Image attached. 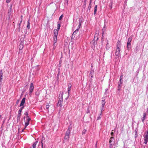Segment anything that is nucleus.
I'll use <instances>...</instances> for the list:
<instances>
[{
	"label": "nucleus",
	"instance_id": "1",
	"mask_svg": "<svg viewBox=\"0 0 148 148\" xmlns=\"http://www.w3.org/2000/svg\"><path fill=\"white\" fill-rule=\"evenodd\" d=\"M121 43L120 40H118V41L117 45L116 48L115 52V55L116 56H119L120 55V52L121 51Z\"/></svg>",
	"mask_w": 148,
	"mask_h": 148
},
{
	"label": "nucleus",
	"instance_id": "2",
	"mask_svg": "<svg viewBox=\"0 0 148 148\" xmlns=\"http://www.w3.org/2000/svg\"><path fill=\"white\" fill-rule=\"evenodd\" d=\"M72 129V127L71 125L69 126L65 134L64 139L68 140L70 137V135Z\"/></svg>",
	"mask_w": 148,
	"mask_h": 148
},
{
	"label": "nucleus",
	"instance_id": "3",
	"mask_svg": "<svg viewBox=\"0 0 148 148\" xmlns=\"http://www.w3.org/2000/svg\"><path fill=\"white\" fill-rule=\"evenodd\" d=\"M132 36H130L128 39L127 43V47L128 50H129L131 48V42L132 39Z\"/></svg>",
	"mask_w": 148,
	"mask_h": 148
},
{
	"label": "nucleus",
	"instance_id": "4",
	"mask_svg": "<svg viewBox=\"0 0 148 148\" xmlns=\"http://www.w3.org/2000/svg\"><path fill=\"white\" fill-rule=\"evenodd\" d=\"M26 98L25 97H24L23 98L22 100H21V103L19 107H21L20 109L19 110L22 111L23 109L24 108V106H23L24 105V104Z\"/></svg>",
	"mask_w": 148,
	"mask_h": 148
},
{
	"label": "nucleus",
	"instance_id": "5",
	"mask_svg": "<svg viewBox=\"0 0 148 148\" xmlns=\"http://www.w3.org/2000/svg\"><path fill=\"white\" fill-rule=\"evenodd\" d=\"M109 143L110 145L111 146H112L114 144V137H110L109 140Z\"/></svg>",
	"mask_w": 148,
	"mask_h": 148
},
{
	"label": "nucleus",
	"instance_id": "6",
	"mask_svg": "<svg viewBox=\"0 0 148 148\" xmlns=\"http://www.w3.org/2000/svg\"><path fill=\"white\" fill-rule=\"evenodd\" d=\"M81 24H79L78 28L76 29V30H75V31L73 32L72 35V37H73V36L75 37V35L77 33V32L79 30V28L81 27Z\"/></svg>",
	"mask_w": 148,
	"mask_h": 148
},
{
	"label": "nucleus",
	"instance_id": "7",
	"mask_svg": "<svg viewBox=\"0 0 148 148\" xmlns=\"http://www.w3.org/2000/svg\"><path fill=\"white\" fill-rule=\"evenodd\" d=\"M34 86L33 85V83H32L30 84V86L29 88V93H31L34 90Z\"/></svg>",
	"mask_w": 148,
	"mask_h": 148
},
{
	"label": "nucleus",
	"instance_id": "8",
	"mask_svg": "<svg viewBox=\"0 0 148 148\" xmlns=\"http://www.w3.org/2000/svg\"><path fill=\"white\" fill-rule=\"evenodd\" d=\"M22 111L21 110H19L18 111V114H17V122L18 121H20V117L21 115V112Z\"/></svg>",
	"mask_w": 148,
	"mask_h": 148
},
{
	"label": "nucleus",
	"instance_id": "9",
	"mask_svg": "<svg viewBox=\"0 0 148 148\" xmlns=\"http://www.w3.org/2000/svg\"><path fill=\"white\" fill-rule=\"evenodd\" d=\"M12 5L10 7L9 9L8 10V19H9L10 18V17L11 14V11H12Z\"/></svg>",
	"mask_w": 148,
	"mask_h": 148
},
{
	"label": "nucleus",
	"instance_id": "10",
	"mask_svg": "<svg viewBox=\"0 0 148 148\" xmlns=\"http://www.w3.org/2000/svg\"><path fill=\"white\" fill-rule=\"evenodd\" d=\"M53 49H54L55 48L56 45H55V43L57 42V37H53Z\"/></svg>",
	"mask_w": 148,
	"mask_h": 148
},
{
	"label": "nucleus",
	"instance_id": "11",
	"mask_svg": "<svg viewBox=\"0 0 148 148\" xmlns=\"http://www.w3.org/2000/svg\"><path fill=\"white\" fill-rule=\"evenodd\" d=\"M54 36L53 37H57L58 34V31L55 29L53 30Z\"/></svg>",
	"mask_w": 148,
	"mask_h": 148
},
{
	"label": "nucleus",
	"instance_id": "12",
	"mask_svg": "<svg viewBox=\"0 0 148 148\" xmlns=\"http://www.w3.org/2000/svg\"><path fill=\"white\" fill-rule=\"evenodd\" d=\"M94 73V71L93 70L91 69L90 71V74H89V77H91V78L93 77V76Z\"/></svg>",
	"mask_w": 148,
	"mask_h": 148
},
{
	"label": "nucleus",
	"instance_id": "13",
	"mask_svg": "<svg viewBox=\"0 0 148 148\" xmlns=\"http://www.w3.org/2000/svg\"><path fill=\"white\" fill-rule=\"evenodd\" d=\"M91 0H90V3L89 4V6L88 8V10H87V13H89L90 12V8H91Z\"/></svg>",
	"mask_w": 148,
	"mask_h": 148
},
{
	"label": "nucleus",
	"instance_id": "14",
	"mask_svg": "<svg viewBox=\"0 0 148 148\" xmlns=\"http://www.w3.org/2000/svg\"><path fill=\"white\" fill-rule=\"evenodd\" d=\"M106 102L105 101V100H103L101 101V104H102V110H103V109L104 108V106L105 105V104Z\"/></svg>",
	"mask_w": 148,
	"mask_h": 148
},
{
	"label": "nucleus",
	"instance_id": "15",
	"mask_svg": "<svg viewBox=\"0 0 148 148\" xmlns=\"http://www.w3.org/2000/svg\"><path fill=\"white\" fill-rule=\"evenodd\" d=\"M146 114L145 112H144L143 114V117L141 118L142 121L144 123V121L145 119Z\"/></svg>",
	"mask_w": 148,
	"mask_h": 148
},
{
	"label": "nucleus",
	"instance_id": "16",
	"mask_svg": "<svg viewBox=\"0 0 148 148\" xmlns=\"http://www.w3.org/2000/svg\"><path fill=\"white\" fill-rule=\"evenodd\" d=\"M60 22L58 21L57 22V29H56L57 30L59 31L60 29Z\"/></svg>",
	"mask_w": 148,
	"mask_h": 148
},
{
	"label": "nucleus",
	"instance_id": "17",
	"mask_svg": "<svg viewBox=\"0 0 148 148\" xmlns=\"http://www.w3.org/2000/svg\"><path fill=\"white\" fill-rule=\"evenodd\" d=\"M98 35L97 34H95V36L94 38L93 39V41H94L93 43L95 42V41H97V40H98L99 38L97 36Z\"/></svg>",
	"mask_w": 148,
	"mask_h": 148
},
{
	"label": "nucleus",
	"instance_id": "18",
	"mask_svg": "<svg viewBox=\"0 0 148 148\" xmlns=\"http://www.w3.org/2000/svg\"><path fill=\"white\" fill-rule=\"evenodd\" d=\"M38 143V141L37 140H36L35 142L33 143L32 145V147L33 148H36V145L37 143Z\"/></svg>",
	"mask_w": 148,
	"mask_h": 148
},
{
	"label": "nucleus",
	"instance_id": "19",
	"mask_svg": "<svg viewBox=\"0 0 148 148\" xmlns=\"http://www.w3.org/2000/svg\"><path fill=\"white\" fill-rule=\"evenodd\" d=\"M62 101H61V100H58V105L60 106V107H61L62 106Z\"/></svg>",
	"mask_w": 148,
	"mask_h": 148
},
{
	"label": "nucleus",
	"instance_id": "20",
	"mask_svg": "<svg viewBox=\"0 0 148 148\" xmlns=\"http://www.w3.org/2000/svg\"><path fill=\"white\" fill-rule=\"evenodd\" d=\"M43 139L44 140L45 139L44 137H42V139L41 141V148H45V146H44L43 145Z\"/></svg>",
	"mask_w": 148,
	"mask_h": 148
},
{
	"label": "nucleus",
	"instance_id": "21",
	"mask_svg": "<svg viewBox=\"0 0 148 148\" xmlns=\"http://www.w3.org/2000/svg\"><path fill=\"white\" fill-rule=\"evenodd\" d=\"M30 19H29L27 21V29H28L30 28V23L29 22Z\"/></svg>",
	"mask_w": 148,
	"mask_h": 148
},
{
	"label": "nucleus",
	"instance_id": "22",
	"mask_svg": "<svg viewBox=\"0 0 148 148\" xmlns=\"http://www.w3.org/2000/svg\"><path fill=\"white\" fill-rule=\"evenodd\" d=\"M97 5H96L94 8V14L95 15L96 14V12L97 11Z\"/></svg>",
	"mask_w": 148,
	"mask_h": 148
},
{
	"label": "nucleus",
	"instance_id": "23",
	"mask_svg": "<svg viewBox=\"0 0 148 148\" xmlns=\"http://www.w3.org/2000/svg\"><path fill=\"white\" fill-rule=\"evenodd\" d=\"M144 139H148V131H147V134L144 136Z\"/></svg>",
	"mask_w": 148,
	"mask_h": 148
},
{
	"label": "nucleus",
	"instance_id": "24",
	"mask_svg": "<svg viewBox=\"0 0 148 148\" xmlns=\"http://www.w3.org/2000/svg\"><path fill=\"white\" fill-rule=\"evenodd\" d=\"M63 92H60V94L59 95V97L60 98H62V97L63 98Z\"/></svg>",
	"mask_w": 148,
	"mask_h": 148
},
{
	"label": "nucleus",
	"instance_id": "25",
	"mask_svg": "<svg viewBox=\"0 0 148 148\" xmlns=\"http://www.w3.org/2000/svg\"><path fill=\"white\" fill-rule=\"evenodd\" d=\"M106 27L105 25H104V26L103 27V29H102V32L103 34L104 33V31L106 30Z\"/></svg>",
	"mask_w": 148,
	"mask_h": 148
},
{
	"label": "nucleus",
	"instance_id": "26",
	"mask_svg": "<svg viewBox=\"0 0 148 148\" xmlns=\"http://www.w3.org/2000/svg\"><path fill=\"white\" fill-rule=\"evenodd\" d=\"M23 47H24L23 45H21L20 44L19 45V50H22L23 48Z\"/></svg>",
	"mask_w": 148,
	"mask_h": 148
},
{
	"label": "nucleus",
	"instance_id": "27",
	"mask_svg": "<svg viewBox=\"0 0 148 148\" xmlns=\"http://www.w3.org/2000/svg\"><path fill=\"white\" fill-rule=\"evenodd\" d=\"M21 21L20 22V23L18 24L17 25V26L18 27V29L19 31H20V26H21Z\"/></svg>",
	"mask_w": 148,
	"mask_h": 148
},
{
	"label": "nucleus",
	"instance_id": "28",
	"mask_svg": "<svg viewBox=\"0 0 148 148\" xmlns=\"http://www.w3.org/2000/svg\"><path fill=\"white\" fill-rule=\"evenodd\" d=\"M118 90H120L121 87V85L118 84Z\"/></svg>",
	"mask_w": 148,
	"mask_h": 148
},
{
	"label": "nucleus",
	"instance_id": "29",
	"mask_svg": "<svg viewBox=\"0 0 148 148\" xmlns=\"http://www.w3.org/2000/svg\"><path fill=\"white\" fill-rule=\"evenodd\" d=\"M60 71H58V73L57 74V80H58L59 78V76L60 75Z\"/></svg>",
	"mask_w": 148,
	"mask_h": 148
},
{
	"label": "nucleus",
	"instance_id": "30",
	"mask_svg": "<svg viewBox=\"0 0 148 148\" xmlns=\"http://www.w3.org/2000/svg\"><path fill=\"white\" fill-rule=\"evenodd\" d=\"M71 90V88H68V96L69 95L70 91Z\"/></svg>",
	"mask_w": 148,
	"mask_h": 148
},
{
	"label": "nucleus",
	"instance_id": "31",
	"mask_svg": "<svg viewBox=\"0 0 148 148\" xmlns=\"http://www.w3.org/2000/svg\"><path fill=\"white\" fill-rule=\"evenodd\" d=\"M29 123L28 122H25V128H26V127L29 125Z\"/></svg>",
	"mask_w": 148,
	"mask_h": 148
},
{
	"label": "nucleus",
	"instance_id": "32",
	"mask_svg": "<svg viewBox=\"0 0 148 148\" xmlns=\"http://www.w3.org/2000/svg\"><path fill=\"white\" fill-rule=\"evenodd\" d=\"M82 21V19L81 18H79V24H81Z\"/></svg>",
	"mask_w": 148,
	"mask_h": 148
},
{
	"label": "nucleus",
	"instance_id": "33",
	"mask_svg": "<svg viewBox=\"0 0 148 148\" xmlns=\"http://www.w3.org/2000/svg\"><path fill=\"white\" fill-rule=\"evenodd\" d=\"M122 80L121 79V80H120V79L119 82H118V84L121 85L122 84Z\"/></svg>",
	"mask_w": 148,
	"mask_h": 148
},
{
	"label": "nucleus",
	"instance_id": "34",
	"mask_svg": "<svg viewBox=\"0 0 148 148\" xmlns=\"http://www.w3.org/2000/svg\"><path fill=\"white\" fill-rule=\"evenodd\" d=\"M89 106H88V108L87 110H86V113L87 114L90 113V110H89Z\"/></svg>",
	"mask_w": 148,
	"mask_h": 148
},
{
	"label": "nucleus",
	"instance_id": "35",
	"mask_svg": "<svg viewBox=\"0 0 148 148\" xmlns=\"http://www.w3.org/2000/svg\"><path fill=\"white\" fill-rule=\"evenodd\" d=\"M144 143L146 145L148 142V139H144Z\"/></svg>",
	"mask_w": 148,
	"mask_h": 148
},
{
	"label": "nucleus",
	"instance_id": "36",
	"mask_svg": "<svg viewBox=\"0 0 148 148\" xmlns=\"http://www.w3.org/2000/svg\"><path fill=\"white\" fill-rule=\"evenodd\" d=\"M138 50V46H136L134 49V51H135L136 53H137V51Z\"/></svg>",
	"mask_w": 148,
	"mask_h": 148
},
{
	"label": "nucleus",
	"instance_id": "37",
	"mask_svg": "<svg viewBox=\"0 0 148 148\" xmlns=\"http://www.w3.org/2000/svg\"><path fill=\"white\" fill-rule=\"evenodd\" d=\"M62 62V60H60V62H59V63L58 65V66L60 67L61 66Z\"/></svg>",
	"mask_w": 148,
	"mask_h": 148
},
{
	"label": "nucleus",
	"instance_id": "38",
	"mask_svg": "<svg viewBox=\"0 0 148 148\" xmlns=\"http://www.w3.org/2000/svg\"><path fill=\"white\" fill-rule=\"evenodd\" d=\"M86 130H83V131L82 132V134H85L86 132Z\"/></svg>",
	"mask_w": 148,
	"mask_h": 148
},
{
	"label": "nucleus",
	"instance_id": "39",
	"mask_svg": "<svg viewBox=\"0 0 148 148\" xmlns=\"http://www.w3.org/2000/svg\"><path fill=\"white\" fill-rule=\"evenodd\" d=\"M0 76H3V73L2 72V70H1L0 71Z\"/></svg>",
	"mask_w": 148,
	"mask_h": 148
},
{
	"label": "nucleus",
	"instance_id": "40",
	"mask_svg": "<svg viewBox=\"0 0 148 148\" xmlns=\"http://www.w3.org/2000/svg\"><path fill=\"white\" fill-rule=\"evenodd\" d=\"M63 17V14H62V15H61V16L60 17H59V20H61L62 19V17Z\"/></svg>",
	"mask_w": 148,
	"mask_h": 148
},
{
	"label": "nucleus",
	"instance_id": "41",
	"mask_svg": "<svg viewBox=\"0 0 148 148\" xmlns=\"http://www.w3.org/2000/svg\"><path fill=\"white\" fill-rule=\"evenodd\" d=\"M3 76H0V82H2L3 79Z\"/></svg>",
	"mask_w": 148,
	"mask_h": 148
},
{
	"label": "nucleus",
	"instance_id": "42",
	"mask_svg": "<svg viewBox=\"0 0 148 148\" xmlns=\"http://www.w3.org/2000/svg\"><path fill=\"white\" fill-rule=\"evenodd\" d=\"M71 83H69L68 84V88H71Z\"/></svg>",
	"mask_w": 148,
	"mask_h": 148
},
{
	"label": "nucleus",
	"instance_id": "43",
	"mask_svg": "<svg viewBox=\"0 0 148 148\" xmlns=\"http://www.w3.org/2000/svg\"><path fill=\"white\" fill-rule=\"evenodd\" d=\"M23 16L22 15H21V23H22V20H23Z\"/></svg>",
	"mask_w": 148,
	"mask_h": 148
},
{
	"label": "nucleus",
	"instance_id": "44",
	"mask_svg": "<svg viewBox=\"0 0 148 148\" xmlns=\"http://www.w3.org/2000/svg\"><path fill=\"white\" fill-rule=\"evenodd\" d=\"M24 114L26 116H28V112H27L25 113Z\"/></svg>",
	"mask_w": 148,
	"mask_h": 148
},
{
	"label": "nucleus",
	"instance_id": "45",
	"mask_svg": "<svg viewBox=\"0 0 148 148\" xmlns=\"http://www.w3.org/2000/svg\"><path fill=\"white\" fill-rule=\"evenodd\" d=\"M19 99H18L16 101V105H17L18 104V103H19Z\"/></svg>",
	"mask_w": 148,
	"mask_h": 148
},
{
	"label": "nucleus",
	"instance_id": "46",
	"mask_svg": "<svg viewBox=\"0 0 148 148\" xmlns=\"http://www.w3.org/2000/svg\"><path fill=\"white\" fill-rule=\"evenodd\" d=\"M23 41H22L21 42H20V45H23V44H24V43H23Z\"/></svg>",
	"mask_w": 148,
	"mask_h": 148
},
{
	"label": "nucleus",
	"instance_id": "47",
	"mask_svg": "<svg viewBox=\"0 0 148 148\" xmlns=\"http://www.w3.org/2000/svg\"><path fill=\"white\" fill-rule=\"evenodd\" d=\"M49 106L48 105H46V109H48L49 108Z\"/></svg>",
	"mask_w": 148,
	"mask_h": 148
},
{
	"label": "nucleus",
	"instance_id": "48",
	"mask_svg": "<svg viewBox=\"0 0 148 148\" xmlns=\"http://www.w3.org/2000/svg\"><path fill=\"white\" fill-rule=\"evenodd\" d=\"M87 0H84V4H86V2Z\"/></svg>",
	"mask_w": 148,
	"mask_h": 148
},
{
	"label": "nucleus",
	"instance_id": "49",
	"mask_svg": "<svg viewBox=\"0 0 148 148\" xmlns=\"http://www.w3.org/2000/svg\"><path fill=\"white\" fill-rule=\"evenodd\" d=\"M107 45H108V44H107L106 45V48L107 49H109V47L107 46Z\"/></svg>",
	"mask_w": 148,
	"mask_h": 148
},
{
	"label": "nucleus",
	"instance_id": "50",
	"mask_svg": "<svg viewBox=\"0 0 148 148\" xmlns=\"http://www.w3.org/2000/svg\"><path fill=\"white\" fill-rule=\"evenodd\" d=\"M123 75H121V76H120V80H121V79H122H122H123Z\"/></svg>",
	"mask_w": 148,
	"mask_h": 148
},
{
	"label": "nucleus",
	"instance_id": "51",
	"mask_svg": "<svg viewBox=\"0 0 148 148\" xmlns=\"http://www.w3.org/2000/svg\"><path fill=\"white\" fill-rule=\"evenodd\" d=\"M82 7L83 8H85L86 7V4H83V5L82 6Z\"/></svg>",
	"mask_w": 148,
	"mask_h": 148
},
{
	"label": "nucleus",
	"instance_id": "52",
	"mask_svg": "<svg viewBox=\"0 0 148 148\" xmlns=\"http://www.w3.org/2000/svg\"><path fill=\"white\" fill-rule=\"evenodd\" d=\"M101 117H100L99 116L98 117H97V120H99L100 119H101Z\"/></svg>",
	"mask_w": 148,
	"mask_h": 148
},
{
	"label": "nucleus",
	"instance_id": "53",
	"mask_svg": "<svg viewBox=\"0 0 148 148\" xmlns=\"http://www.w3.org/2000/svg\"><path fill=\"white\" fill-rule=\"evenodd\" d=\"M30 120H31V119H27V122L29 123V122L30 121Z\"/></svg>",
	"mask_w": 148,
	"mask_h": 148
},
{
	"label": "nucleus",
	"instance_id": "54",
	"mask_svg": "<svg viewBox=\"0 0 148 148\" xmlns=\"http://www.w3.org/2000/svg\"><path fill=\"white\" fill-rule=\"evenodd\" d=\"M10 1L11 0H6V2L7 3H9L10 2Z\"/></svg>",
	"mask_w": 148,
	"mask_h": 148
},
{
	"label": "nucleus",
	"instance_id": "55",
	"mask_svg": "<svg viewBox=\"0 0 148 148\" xmlns=\"http://www.w3.org/2000/svg\"><path fill=\"white\" fill-rule=\"evenodd\" d=\"M59 100H61V101H63V98L62 97V98H59Z\"/></svg>",
	"mask_w": 148,
	"mask_h": 148
},
{
	"label": "nucleus",
	"instance_id": "56",
	"mask_svg": "<svg viewBox=\"0 0 148 148\" xmlns=\"http://www.w3.org/2000/svg\"><path fill=\"white\" fill-rule=\"evenodd\" d=\"M26 118L27 119H30L29 116H26Z\"/></svg>",
	"mask_w": 148,
	"mask_h": 148
},
{
	"label": "nucleus",
	"instance_id": "57",
	"mask_svg": "<svg viewBox=\"0 0 148 148\" xmlns=\"http://www.w3.org/2000/svg\"><path fill=\"white\" fill-rule=\"evenodd\" d=\"M114 134V133L113 132H111V135L112 136Z\"/></svg>",
	"mask_w": 148,
	"mask_h": 148
},
{
	"label": "nucleus",
	"instance_id": "58",
	"mask_svg": "<svg viewBox=\"0 0 148 148\" xmlns=\"http://www.w3.org/2000/svg\"><path fill=\"white\" fill-rule=\"evenodd\" d=\"M65 1L67 3V4L68 3V0H66Z\"/></svg>",
	"mask_w": 148,
	"mask_h": 148
},
{
	"label": "nucleus",
	"instance_id": "59",
	"mask_svg": "<svg viewBox=\"0 0 148 148\" xmlns=\"http://www.w3.org/2000/svg\"><path fill=\"white\" fill-rule=\"evenodd\" d=\"M19 129H18V134H19Z\"/></svg>",
	"mask_w": 148,
	"mask_h": 148
},
{
	"label": "nucleus",
	"instance_id": "60",
	"mask_svg": "<svg viewBox=\"0 0 148 148\" xmlns=\"http://www.w3.org/2000/svg\"><path fill=\"white\" fill-rule=\"evenodd\" d=\"M147 90L148 91V85L147 87Z\"/></svg>",
	"mask_w": 148,
	"mask_h": 148
},
{
	"label": "nucleus",
	"instance_id": "61",
	"mask_svg": "<svg viewBox=\"0 0 148 148\" xmlns=\"http://www.w3.org/2000/svg\"><path fill=\"white\" fill-rule=\"evenodd\" d=\"M25 129V128L24 129H23L22 130V132H23V130H24Z\"/></svg>",
	"mask_w": 148,
	"mask_h": 148
},
{
	"label": "nucleus",
	"instance_id": "62",
	"mask_svg": "<svg viewBox=\"0 0 148 148\" xmlns=\"http://www.w3.org/2000/svg\"><path fill=\"white\" fill-rule=\"evenodd\" d=\"M112 146L110 145V148H112Z\"/></svg>",
	"mask_w": 148,
	"mask_h": 148
},
{
	"label": "nucleus",
	"instance_id": "63",
	"mask_svg": "<svg viewBox=\"0 0 148 148\" xmlns=\"http://www.w3.org/2000/svg\"><path fill=\"white\" fill-rule=\"evenodd\" d=\"M147 112L148 113V108L147 109Z\"/></svg>",
	"mask_w": 148,
	"mask_h": 148
},
{
	"label": "nucleus",
	"instance_id": "64",
	"mask_svg": "<svg viewBox=\"0 0 148 148\" xmlns=\"http://www.w3.org/2000/svg\"><path fill=\"white\" fill-rule=\"evenodd\" d=\"M23 119H25V116L24 117Z\"/></svg>",
	"mask_w": 148,
	"mask_h": 148
}]
</instances>
